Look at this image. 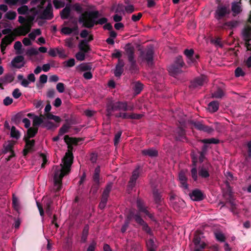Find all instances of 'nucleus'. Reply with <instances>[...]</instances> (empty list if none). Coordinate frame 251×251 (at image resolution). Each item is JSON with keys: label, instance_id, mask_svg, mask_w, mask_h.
I'll return each mask as SVG.
<instances>
[{"label": "nucleus", "instance_id": "f257e3e1", "mask_svg": "<svg viewBox=\"0 0 251 251\" xmlns=\"http://www.w3.org/2000/svg\"><path fill=\"white\" fill-rule=\"evenodd\" d=\"M73 160V154L68 151L63 158L62 163L59 166H55L53 167V189L55 192L59 191L61 189L62 178L70 171Z\"/></svg>", "mask_w": 251, "mask_h": 251}, {"label": "nucleus", "instance_id": "f03ea898", "mask_svg": "<svg viewBox=\"0 0 251 251\" xmlns=\"http://www.w3.org/2000/svg\"><path fill=\"white\" fill-rule=\"evenodd\" d=\"M99 16L98 11L94 10L88 12H85L82 14L79 18L78 21L82 23L84 26L87 28H91L94 26L95 25H103L106 23L107 20L105 18H102L97 20Z\"/></svg>", "mask_w": 251, "mask_h": 251}, {"label": "nucleus", "instance_id": "7ed1b4c3", "mask_svg": "<svg viewBox=\"0 0 251 251\" xmlns=\"http://www.w3.org/2000/svg\"><path fill=\"white\" fill-rule=\"evenodd\" d=\"M43 3H41L37 8H32L30 11L33 13L31 19L34 20L37 16L43 19H51L53 17L52 7L49 4L46 8L42 11Z\"/></svg>", "mask_w": 251, "mask_h": 251}, {"label": "nucleus", "instance_id": "20e7f679", "mask_svg": "<svg viewBox=\"0 0 251 251\" xmlns=\"http://www.w3.org/2000/svg\"><path fill=\"white\" fill-rule=\"evenodd\" d=\"M133 105H127V103L126 102H110L107 104V115L110 116L111 114L112 111L113 110H119L127 111L132 110H133Z\"/></svg>", "mask_w": 251, "mask_h": 251}, {"label": "nucleus", "instance_id": "39448f33", "mask_svg": "<svg viewBox=\"0 0 251 251\" xmlns=\"http://www.w3.org/2000/svg\"><path fill=\"white\" fill-rule=\"evenodd\" d=\"M199 154H195L194 152L192 153V158L193 161V167L191 169V176L193 179L196 181L198 178V173L197 170V165L196 163L198 162V160L200 162H202L203 161L205 156V151H203L202 152H199Z\"/></svg>", "mask_w": 251, "mask_h": 251}, {"label": "nucleus", "instance_id": "423d86ee", "mask_svg": "<svg viewBox=\"0 0 251 251\" xmlns=\"http://www.w3.org/2000/svg\"><path fill=\"white\" fill-rule=\"evenodd\" d=\"M170 203L177 211L180 210V208H183L185 206V202L182 199H179L175 195H172L170 199Z\"/></svg>", "mask_w": 251, "mask_h": 251}, {"label": "nucleus", "instance_id": "0eeeda50", "mask_svg": "<svg viewBox=\"0 0 251 251\" xmlns=\"http://www.w3.org/2000/svg\"><path fill=\"white\" fill-rule=\"evenodd\" d=\"M251 23V16L249 18ZM244 40L246 41V47L248 50H251V27L250 26L246 27L242 32Z\"/></svg>", "mask_w": 251, "mask_h": 251}, {"label": "nucleus", "instance_id": "6e6552de", "mask_svg": "<svg viewBox=\"0 0 251 251\" xmlns=\"http://www.w3.org/2000/svg\"><path fill=\"white\" fill-rule=\"evenodd\" d=\"M230 12L229 6L219 5L218 6L215 12V18L220 19L228 15Z\"/></svg>", "mask_w": 251, "mask_h": 251}, {"label": "nucleus", "instance_id": "1a4fd4ad", "mask_svg": "<svg viewBox=\"0 0 251 251\" xmlns=\"http://www.w3.org/2000/svg\"><path fill=\"white\" fill-rule=\"evenodd\" d=\"M206 82V77L204 75H201L191 81L190 87L193 89L197 88L203 85Z\"/></svg>", "mask_w": 251, "mask_h": 251}, {"label": "nucleus", "instance_id": "9d476101", "mask_svg": "<svg viewBox=\"0 0 251 251\" xmlns=\"http://www.w3.org/2000/svg\"><path fill=\"white\" fill-rule=\"evenodd\" d=\"M31 25L29 23H26L15 29V32L19 35H25L30 30Z\"/></svg>", "mask_w": 251, "mask_h": 251}, {"label": "nucleus", "instance_id": "9b49d317", "mask_svg": "<svg viewBox=\"0 0 251 251\" xmlns=\"http://www.w3.org/2000/svg\"><path fill=\"white\" fill-rule=\"evenodd\" d=\"M27 116L29 118H32L33 117V125L34 126H43V125L44 124L45 120V118L43 115L38 116H35L32 114L29 113L27 114Z\"/></svg>", "mask_w": 251, "mask_h": 251}, {"label": "nucleus", "instance_id": "f8f14e48", "mask_svg": "<svg viewBox=\"0 0 251 251\" xmlns=\"http://www.w3.org/2000/svg\"><path fill=\"white\" fill-rule=\"evenodd\" d=\"M132 217L135 219V221L141 225L143 226V229L149 234H152L150 228L148 226V225L143 221L140 216L137 214L132 215Z\"/></svg>", "mask_w": 251, "mask_h": 251}, {"label": "nucleus", "instance_id": "ddd939ff", "mask_svg": "<svg viewBox=\"0 0 251 251\" xmlns=\"http://www.w3.org/2000/svg\"><path fill=\"white\" fill-rule=\"evenodd\" d=\"M14 76L13 74H8L0 78V88L3 89V85L11 83L13 81Z\"/></svg>", "mask_w": 251, "mask_h": 251}, {"label": "nucleus", "instance_id": "4468645a", "mask_svg": "<svg viewBox=\"0 0 251 251\" xmlns=\"http://www.w3.org/2000/svg\"><path fill=\"white\" fill-rule=\"evenodd\" d=\"M184 53L187 58V62L189 64L194 63L196 62V59L198 57L196 55H194V50L192 49L185 50Z\"/></svg>", "mask_w": 251, "mask_h": 251}, {"label": "nucleus", "instance_id": "2eb2a0df", "mask_svg": "<svg viewBox=\"0 0 251 251\" xmlns=\"http://www.w3.org/2000/svg\"><path fill=\"white\" fill-rule=\"evenodd\" d=\"M174 116L180 124H184L185 123L186 116L184 114L183 112L181 109L176 110L174 114Z\"/></svg>", "mask_w": 251, "mask_h": 251}, {"label": "nucleus", "instance_id": "dca6fc26", "mask_svg": "<svg viewBox=\"0 0 251 251\" xmlns=\"http://www.w3.org/2000/svg\"><path fill=\"white\" fill-rule=\"evenodd\" d=\"M210 167V165L206 164L203 165L200 167L199 175L200 176L204 178H206L209 176V169Z\"/></svg>", "mask_w": 251, "mask_h": 251}, {"label": "nucleus", "instance_id": "f3484780", "mask_svg": "<svg viewBox=\"0 0 251 251\" xmlns=\"http://www.w3.org/2000/svg\"><path fill=\"white\" fill-rule=\"evenodd\" d=\"M139 175V168H137L132 173V176L130 178L128 183V187L132 188L135 185L136 181L138 178Z\"/></svg>", "mask_w": 251, "mask_h": 251}, {"label": "nucleus", "instance_id": "a211bd4d", "mask_svg": "<svg viewBox=\"0 0 251 251\" xmlns=\"http://www.w3.org/2000/svg\"><path fill=\"white\" fill-rule=\"evenodd\" d=\"M195 127L198 130H202L210 133L213 131V129L207 126H205L199 122H194L192 123Z\"/></svg>", "mask_w": 251, "mask_h": 251}, {"label": "nucleus", "instance_id": "6ab92c4d", "mask_svg": "<svg viewBox=\"0 0 251 251\" xmlns=\"http://www.w3.org/2000/svg\"><path fill=\"white\" fill-rule=\"evenodd\" d=\"M24 58L22 56H17L12 61V65L16 68H21L24 65Z\"/></svg>", "mask_w": 251, "mask_h": 251}, {"label": "nucleus", "instance_id": "aec40b11", "mask_svg": "<svg viewBox=\"0 0 251 251\" xmlns=\"http://www.w3.org/2000/svg\"><path fill=\"white\" fill-rule=\"evenodd\" d=\"M14 40V37L12 35H8L6 36L2 40L1 42V51L3 52L4 50H5V47L11 44L13 41Z\"/></svg>", "mask_w": 251, "mask_h": 251}, {"label": "nucleus", "instance_id": "412c9836", "mask_svg": "<svg viewBox=\"0 0 251 251\" xmlns=\"http://www.w3.org/2000/svg\"><path fill=\"white\" fill-rule=\"evenodd\" d=\"M124 63L123 60L119 59L114 70V75L116 77H120L123 73Z\"/></svg>", "mask_w": 251, "mask_h": 251}, {"label": "nucleus", "instance_id": "4be33fe9", "mask_svg": "<svg viewBox=\"0 0 251 251\" xmlns=\"http://www.w3.org/2000/svg\"><path fill=\"white\" fill-rule=\"evenodd\" d=\"M190 197L194 201H200L202 200L203 195L201 191L198 190H194L190 194Z\"/></svg>", "mask_w": 251, "mask_h": 251}, {"label": "nucleus", "instance_id": "5701e85b", "mask_svg": "<svg viewBox=\"0 0 251 251\" xmlns=\"http://www.w3.org/2000/svg\"><path fill=\"white\" fill-rule=\"evenodd\" d=\"M137 205L140 211L144 213L147 216H149L151 219H152V215L151 214H150L147 209V208L144 206V203L141 200H137Z\"/></svg>", "mask_w": 251, "mask_h": 251}, {"label": "nucleus", "instance_id": "b1692460", "mask_svg": "<svg viewBox=\"0 0 251 251\" xmlns=\"http://www.w3.org/2000/svg\"><path fill=\"white\" fill-rule=\"evenodd\" d=\"M25 140L26 143L25 149L24 150L25 154V155L28 151L32 150V148L34 145V140H30V138L25 137Z\"/></svg>", "mask_w": 251, "mask_h": 251}, {"label": "nucleus", "instance_id": "393cba45", "mask_svg": "<svg viewBox=\"0 0 251 251\" xmlns=\"http://www.w3.org/2000/svg\"><path fill=\"white\" fill-rule=\"evenodd\" d=\"M179 180L181 183V186L185 189H187L188 185L187 183V178L185 173L181 171L179 173L178 175Z\"/></svg>", "mask_w": 251, "mask_h": 251}, {"label": "nucleus", "instance_id": "a878e982", "mask_svg": "<svg viewBox=\"0 0 251 251\" xmlns=\"http://www.w3.org/2000/svg\"><path fill=\"white\" fill-rule=\"evenodd\" d=\"M118 117H122L125 119H139L142 117V115L137 114H127L126 113L117 115Z\"/></svg>", "mask_w": 251, "mask_h": 251}, {"label": "nucleus", "instance_id": "bb28decb", "mask_svg": "<svg viewBox=\"0 0 251 251\" xmlns=\"http://www.w3.org/2000/svg\"><path fill=\"white\" fill-rule=\"evenodd\" d=\"M194 242L196 247L203 249L205 247V243L201 240L200 235H195Z\"/></svg>", "mask_w": 251, "mask_h": 251}, {"label": "nucleus", "instance_id": "cd10ccee", "mask_svg": "<svg viewBox=\"0 0 251 251\" xmlns=\"http://www.w3.org/2000/svg\"><path fill=\"white\" fill-rule=\"evenodd\" d=\"M31 9L29 10V8L26 5H23L17 9L18 13L21 15H25L31 13L32 15L30 16V19H31V17L33 15V13L30 11Z\"/></svg>", "mask_w": 251, "mask_h": 251}, {"label": "nucleus", "instance_id": "c85d7f7f", "mask_svg": "<svg viewBox=\"0 0 251 251\" xmlns=\"http://www.w3.org/2000/svg\"><path fill=\"white\" fill-rule=\"evenodd\" d=\"M74 31H76V34L78 33V27L77 26H75L73 28L64 27L61 29V33L65 35L70 34Z\"/></svg>", "mask_w": 251, "mask_h": 251}, {"label": "nucleus", "instance_id": "c756f323", "mask_svg": "<svg viewBox=\"0 0 251 251\" xmlns=\"http://www.w3.org/2000/svg\"><path fill=\"white\" fill-rule=\"evenodd\" d=\"M153 50L152 49H149L146 52L145 59L149 65L152 64L153 60Z\"/></svg>", "mask_w": 251, "mask_h": 251}, {"label": "nucleus", "instance_id": "7c9ffc66", "mask_svg": "<svg viewBox=\"0 0 251 251\" xmlns=\"http://www.w3.org/2000/svg\"><path fill=\"white\" fill-rule=\"evenodd\" d=\"M180 69L181 68L177 65H173L169 67L168 71L171 75L175 76L180 72Z\"/></svg>", "mask_w": 251, "mask_h": 251}, {"label": "nucleus", "instance_id": "2f4dec72", "mask_svg": "<svg viewBox=\"0 0 251 251\" xmlns=\"http://www.w3.org/2000/svg\"><path fill=\"white\" fill-rule=\"evenodd\" d=\"M219 103L217 101H213L208 105V109L211 112L217 111L219 108Z\"/></svg>", "mask_w": 251, "mask_h": 251}, {"label": "nucleus", "instance_id": "473e14b6", "mask_svg": "<svg viewBox=\"0 0 251 251\" xmlns=\"http://www.w3.org/2000/svg\"><path fill=\"white\" fill-rule=\"evenodd\" d=\"M231 9L234 15L238 14L241 11L240 2H233Z\"/></svg>", "mask_w": 251, "mask_h": 251}, {"label": "nucleus", "instance_id": "72a5a7b5", "mask_svg": "<svg viewBox=\"0 0 251 251\" xmlns=\"http://www.w3.org/2000/svg\"><path fill=\"white\" fill-rule=\"evenodd\" d=\"M142 152L143 154L148 155L151 157H154L157 155V151L153 149L144 150L142 151Z\"/></svg>", "mask_w": 251, "mask_h": 251}, {"label": "nucleus", "instance_id": "f704fd0d", "mask_svg": "<svg viewBox=\"0 0 251 251\" xmlns=\"http://www.w3.org/2000/svg\"><path fill=\"white\" fill-rule=\"evenodd\" d=\"M78 47L80 51L84 52H87L89 49L87 42L86 40L80 41L78 45Z\"/></svg>", "mask_w": 251, "mask_h": 251}, {"label": "nucleus", "instance_id": "c9c22d12", "mask_svg": "<svg viewBox=\"0 0 251 251\" xmlns=\"http://www.w3.org/2000/svg\"><path fill=\"white\" fill-rule=\"evenodd\" d=\"M147 247L148 251H155L156 246L154 243L153 239H150L147 241Z\"/></svg>", "mask_w": 251, "mask_h": 251}, {"label": "nucleus", "instance_id": "e433bc0d", "mask_svg": "<svg viewBox=\"0 0 251 251\" xmlns=\"http://www.w3.org/2000/svg\"><path fill=\"white\" fill-rule=\"evenodd\" d=\"M71 9L69 7H65L61 12L60 16L62 19H67L70 14Z\"/></svg>", "mask_w": 251, "mask_h": 251}, {"label": "nucleus", "instance_id": "4c0bfd02", "mask_svg": "<svg viewBox=\"0 0 251 251\" xmlns=\"http://www.w3.org/2000/svg\"><path fill=\"white\" fill-rule=\"evenodd\" d=\"M230 211L232 212V213L235 215L238 216L240 210L238 208V206L236 205L235 203H234L233 201H230Z\"/></svg>", "mask_w": 251, "mask_h": 251}, {"label": "nucleus", "instance_id": "58836bf2", "mask_svg": "<svg viewBox=\"0 0 251 251\" xmlns=\"http://www.w3.org/2000/svg\"><path fill=\"white\" fill-rule=\"evenodd\" d=\"M143 89V85L139 82H137L134 83L133 85V90L135 95L139 94Z\"/></svg>", "mask_w": 251, "mask_h": 251}, {"label": "nucleus", "instance_id": "ea45409f", "mask_svg": "<svg viewBox=\"0 0 251 251\" xmlns=\"http://www.w3.org/2000/svg\"><path fill=\"white\" fill-rule=\"evenodd\" d=\"M17 16V13L15 11L9 10L7 11L4 15V17L10 20H13L15 19Z\"/></svg>", "mask_w": 251, "mask_h": 251}, {"label": "nucleus", "instance_id": "a19ab883", "mask_svg": "<svg viewBox=\"0 0 251 251\" xmlns=\"http://www.w3.org/2000/svg\"><path fill=\"white\" fill-rule=\"evenodd\" d=\"M37 127L29 128L27 130V136H25V137L30 138L34 137L37 132Z\"/></svg>", "mask_w": 251, "mask_h": 251}, {"label": "nucleus", "instance_id": "79ce46f5", "mask_svg": "<svg viewBox=\"0 0 251 251\" xmlns=\"http://www.w3.org/2000/svg\"><path fill=\"white\" fill-rule=\"evenodd\" d=\"M153 196L154 201L156 203H160L161 202L162 197L157 190L153 191Z\"/></svg>", "mask_w": 251, "mask_h": 251}, {"label": "nucleus", "instance_id": "37998d69", "mask_svg": "<svg viewBox=\"0 0 251 251\" xmlns=\"http://www.w3.org/2000/svg\"><path fill=\"white\" fill-rule=\"evenodd\" d=\"M64 140L65 143L67 144L72 143L73 144H76L78 143L79 139L76 138H71L68 136L66 135L64 137Z\"/></svg>", "mask_w": 251, "mask_h": 251}, {"label": "nucleus", "instance_id": "c03bdc74", "mask_svg": "<svg viewBox=\"0 0 251 251\" xmlns=\"http://www.w3.org/2000/svg\"><path fill=\"white\" fill-rule=\"evenodd\" d=\"M10 134L12 138H14L16 139H19L20 137V132L16 129L15 126L11 127Z\"/></svg>", "mask_w": 251, "mask_h": 251}, {"label": "nucleus", "instance_id": "a18cd8bd", "mask_svg": "<svg viewBox=\"0 0 251 251\" xmlns=\"http://www.w3.org/2000/svg\"><path fill=\"white\" fill-rule=\"evenodd\" d=\"M112 187V183H108L105 189L104 190L102 196L108 198V196H109V193L111 190Z\"/></svg>", "mask_w": 251, "mask_h": 251}, {"label": "nucleus", "instance_id": "49530a36", "mask_svg": "<svg viewBox=\"0 0 251 251\" xmlns=\"http://www.w3.org/2000/svg\"><path fill=\"white\" fill-rule=\"evenodd\" d=\"M38 54V50L37 49L34 48H31L27 50L26 51V55L28 56H31L32 55H37Z\"/></svg>", "mask_w": 251, "mask_h": 251}, {"label": "nucleus", "instance_id": "de8ad7c7", "mask_svg": "<svg viewBox=\"0 0 251 251\" xmlns=\"http://www.w3.org/2000/svg\"><path fill=\"white\" fill-rule=\"evenodd\" d=\"M53 3L56 9L63 7L65 5V2L62 0H53Z\"/></svg>", "mask_w": 251, "mask_h": 251}, {"label": "nucleus", "instance_id": "09e8293b", "mask_svg": "<svg viewBox=\"0 0 251 251\" xmlns=\"http://www.w3.org/2000/svg\"><path fill=\"white\" fill-rule=\"evenodd\" d=\"M89 227L86 226L83 230L82 235L81 237V241L83 242H85L87 240V235L88 234Z\"/></svg>", "mask_w": 251, "mask_h": 251}, {"label": "nucleus", "instance_id": "8fccbe9b", "mask_svg": "<svg viewBox=\"0 0 251 251\" xmlns=\"http://www.w3.org/2000/svg\"><path fill=\"white\" fill-rule=\"evenodd\" d=\"M176 131L178 133V136L176 137L177 140H181L185 138V132L182 128H178Z\"/></svg>", "mask_w": 251, "mask_h": 251}, {"label": "nucleus", "instance_id": "3c124183", "mask_svg": "<svg viewBox=\"0 0 251 251\" xmlns=\"http://www.w3.org/2000/svg\"><path fill=\"white\" fill-rule=\"evenodd\" d=\"M113 9L116 13L124 14V6L122 4H118L115 8L113 7Z\"/></svg>", "mask_w": 251, "mask_h": 251}, {"label": "nucleus", "instance_id": "603ef678", "mask_svg": "<svg viewBox=\"0 0 251 251\" xmlns=\"http://www.w3.org/2000/svg\"><path fill=\"white\" fill-rule=\"evenodd\" d=\"M63 65L66 67H72L75 65V60L74 58H71L63 62Z\"/></svg>", "mask_w": 251, "mask_h": 251}, {"label": "nucleus", "instance_id": "864d4df0", "mask_svg": "<svg viewBox=\"0 0 251 251\" xmlns=\"http://www.w3.org/2000/svg\"><path fill=\"white\" fill-rule=\"evenodd\" d=\"M224 96V93L223 91L221 89H218L217 91L213 92L212 94V96L213 98H221Z\"/></svg>", "mask_w": 251, "mask_h": 251}, {"label": "nucleus", "instance_id": "5fc2aeb1", "mask_svg": "<svg viewBox=\"0 0 251 251\" xmlns=\"http://www.w3.org/2000/svg\"><path fill=\"white\" fill-rule=\"evenodd\" d=\"M57 55H58L59 57L65 58L67 57L65 50L61 48H57Z\"/></svg>", "mask_w": 251, "mask_h": 251}, {"label": "nucleus", "instance_id": "6e6d98bb", "mask_svg": "<svg viewBox=\"0 0 251 251\" xmlns=\"http://www.w3.org/2000/svg\"><path fill=\"white\" fill-rule=\"evenodd\" d=\"M69 126L67 125H63L59 129V135L62 136L64 134L66 133L69 129Z\"/></svg>", "mask_w": 251, "mask_h": 251}, {"label": "nucleus", "instance_id": "4d7b16f0", "mask_svg": "<svg viewBox=\"0 0 251 251\" xmlns=\"http://www.w3.org/2000/svg\"><path fill=\"white\" fill-rule=\"evenodd\" d=\"M202 142L204 144H217L219 143V140L215 138L205 139L202 140Z\"/></svg>", "mask_w": 251, "mask_h": 251}, {"label": "nucleus", "instance_id": "13d9d810", "mask_svg": "<svg viewBox=\"0 0 251 251\" xmlns=\"http://www.w3.org/2000/svg\"><path fill=\"white\" fill-rule=\"evenodd\" d=\"M84 52H83L82 51L78 52L75 54V57L77 60L79 61H83L85 59V54Z\"/></svg>", "mask_w": 251, "mask_h": 251}, {"label": "nucleus", "instance_id": "bf43d9fd", "mask_svg": "<svg viewBox=\"0 0 251 251\" xmlns=\"http://www.w3.org/2000/svg\"><path fill=\"white\" fill-rule=\"evenodd\" d=\"M215 236L217 240L219 241L224 242L225 240V237L224 235L220 232H215Z\"/></svg>", "mask_w": 251, "mask_h": 251}, {"label": "nucleus", "instance_id": "052dcab7", "mask_svg": "<svg viewBox=\"0 0 251 251\" xmlns=\"http://www.w3.org/2000/svg\"><path fill=\"white\" fill-rule=\"evenodd\" d=\"M107 198L102 196L101 201L99 204V207L101 209H102L105 207L106 204L107 203Z\"/></svg>", "mask_w": 251, "mask_h": 251}, {"label": "nucleus", "instance_id": "680f3d73", "mask_svg": "<svg viewBox=\"0 0 251 251\" xmlns=\"http://www.w3.org/2000/svg\"><path fill=\"white\" fill-rule=\"evenodd\" d=\"M22 95L20 90L18 88L15 89L12 92V96L15 99H18Z\"/></svg>", "mask_w": 251, "mask_h": 251}, {"label": "nucleus", "instance_id": "e2e57ef3", "mask_svg": "<svg viewBox=\"0 0 251 251\" xmlns=\"http://www.w3.org/2000/svg\"><path fill=\"white\" fill-rule=\"evenodd\" d=\"M235 74L236 76L239 77L244 76L245 73L241 68H237L235 71Z\"/></svg>", "mask_w": 251, "mask_h": 251}, {"label": "nucleus", "instance_id": "0e129e2a", "mask_svg": "<svg viewBox=\"0 0 251 251\" xmlns=\"http://www.w3.org/2000/svg\"><path fill=\"white\" fill-rule=\"evenodd\" d=\"M130 217H127V219L126 220L125 224L121 228V231L123 233H124L126 230L127 229V227L128 226L129 221H130Z\"/></svg>", "mask_w": 251, "mask_h": 251}, {"label": "nucleus", "instance_id": "69168bd1", "mask_svg": "<svg viewBox=\"0 0 251 251\" xmlns=\"http://www.w3.org/2000/svg\"><path fill=\"white\" fill-rule=\"evenodd\" d=\"M183 61L182 59L181 56H178L176 58V61H175V65H177V66L179 67L180 68H181V67L183 66Z\"/></svg>", "mask_w": 251, "mask_h": 251}, {"label": "nucleus", "instance_id": "338daca9", "mask_svg": "<svg viewBox=\"0 0 251 251\" xmlns=\"http://www.w3.org/2000/svg\"><path fill=\"white\" fill-rule=\"evenodd\" d=\"M56 89L59 93H63L65 89L64 84L61 82L57 83L56 85Z\"/></svg>", "mask_w": 251, "mask_h": 251}, {"label": "nucleus", "instance_id": "774afa93", "mask_svg": "<svg viewBox=\"0 0 251 251\" xmlns=\"http://www.w3.org/2000/svg\"><path fill=\"white\" fill-rule=\"evenodd\" d=\"M97 243L95 241H92L89 245L87 251H95Z\"/></svg>", "mask_w": 251, "mask_h": 251}]
</instances>
